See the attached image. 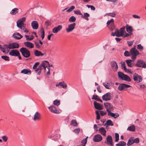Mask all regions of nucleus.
Listing matches in <instances>:
<instances>
[{
  "instance_id": "1",
  "label": "nucleus",
  "mask_w": 146,
  "mask_h": 146,
  "mask_svg": "<svg viewBox=\"0 0 146 146\" xmlns=\"http://www.w3.org/2000/svg\"><path fill=\"white\" fill-rule=\"evenodd\" d=\"M135 46L134 47L132 48L130 50V55L132 56L131 58L134 60L136 58L137 56L140 54L139 51L136 49Z\"/></svg>"
},
{
  "instance_id": "2",
  "label": "nucleus",
  "mask_w": 146,
  "mask_h": 146,
  "mask_svg": "<svg viewBox=\"0 0 146 146\" xmlns=\"http://www.w3.org/2000/svg\"><path fill=\"white\" fill-rule=\"evenodd\" d=\"M124 29V28L123 27V28H121L120 30L117 29H115L114 32H112L111 33V35L113 36H115L117 37L122 36H123Z\"/></svg>"
},
{
  "instance_id": "3",
  "label": "nucleus",
  "mask_w": 146,
  "mask_h": 146,
  "mask_svg": "<svg viewBox=\"0 0 146 146\" xmlns=\"http://www.w3.org/2000/svg\"><path fill=\"white\" fill-rule=\"evenodd\" d=\"M19 50L23 55L25 57L28 58L30 55V51L26 48L22 47Z\"/></svg>"
},
{
  "instance_id": "4",
  "label": "nucleus",
  "mask_w": 146,
  "mask_h": 146,
  "mask_svg": "<svg viewBox=\"0 0 146 146\" xmlns=\"http://www.w3.org/2000/svg\"><path fill=\"white\" fill-rule=\"evenodd\" d=\"M105 108L106 109V111L108 113L111 112V111L113 110V105L111 104L108 102H106L104 104Z\"/></svg>"
},
{
  "instance_id": "5",
  "label": "nucleus",
  "mask_w": 146,
  "mask_h": 146,
  "mask_svg": "<svg viewBox=\"0 0 146 146\" xmlns=\"http://www.w3.org/2000/svg\"><path fill=\"white\" fill-rule=\"evenodd\" d=\"M135 66L137 67L146 68V63L144 61L141 60H139L137 61Z\"/></svg>"
},
{
  "instance_id": "6",
  "label": "nucleus",
  "mask_w": 146,
  "mask_h": 146,
  "mask_svg": "<svg viewBox=\"0 0 146 146\" xmlns=\"http://www.w3.org/2000/svg\"><path fill=\"white\" fill-rule=\"evenodd\" d=\"M131 86L129 85H128L124 83H121L119 84L118 87V89L120 91H122L124 90H126V89Z\"/></svg>"
},
{
  "instance_id": "7",
  "label": "nucleus",
  "mask_w": 146,
  "mask_h": 146,
  "mask_svg": "<svg viewBox=\"0 0 146 146\" xmlns=\"http://www.w3.org/2000/svg\"><path fill=\"white\" fill-rule=\"evenodd\" d=\"M133 79L134 81L140 82L142 81V78L141 76L135 73L133 75Z\"/></svg>"
},
{
  "instance_id": "8",
  "label": "nucleus",
  "mask_w": 146,
  "mask_h": 146,
  "mask_svg": "<svg viewBox=\"0 0 146 146\" xmlns=\"http://www.w3.org/2000/svg\"><path fill=\"white\" fill-rule=\"evenodd\" d=\"M107 26L109 28L110 25L111 26V27L110 28V30L112 31L115 29V27L114 25V20L113 19L108 20L107 23Z\"/></svg>"
},
{
  "instance_id": "9",
  "label": "nucleus",
  "mask_w": 146,
  "mask_h": 146,
  "mask_svg": "<svg viewBox=\"0 0 146 146\" xmlns=\"http://www.w3.org/2000/svg\"><path fill=\"white\" fill-rule=\"evenodd\" d=\"M106 141L105 142L106 145H110L111 146H113V139L111 136L108 135L106 138Z\"/></svg>"
},
{
  "instance_id": "10",
  "label": "nucleus",
  "mask_w": 146,
  "mask_h": 146,
  "mask_svg": "<svg viewBox=\"0 0 146 146\" xmlns=\"http://www.w3.org/2000/svg\"><path fill=\"white\" fill-rule=\"evenodd\" d=\"M34 44L36 48L38 49L41 48L43 44V42L38 39H37L34 41Z\"/></svg>"
},
{
  "instance_id": "11",
  "label": "nucleus",
  "mask_w": 146,
  "mask_h": 146,
  "mask_svg": "<svg viewBox=\"0 0 146 146\" xmlns=\"http://www.w3.org/2000/svg\"><path fill=\"white\" fill-rule=\"evenodd\" d=\"M102 140V137L101 135L99 134L95 135L93 137V141L95 142H100Z\"/></svg>"
},
{
  "instance_id": "12",
  "label": "nucleus",
  "mask_w": 146,
  "mask_h": 146,
  "mask_svg": "<svg viewBox=\"0 0 146 146\" xmlns=\"http://www.w3.org/2000/svg\"><path fill=\"white\" fill-rule=\"evenodd\" d=\"M25 17H23L17 21V26L18 28H19L24 26V22L25 21Z\"/></svg>"
},
{
  "instance_id": "13",
  "label": "nucleus",
  "mask_w": 146,
  "mask_h": 146,
  "mask_svg": "<svg viewBox=\"0 0 146 146\" xmlns=\"http://www.w3.org/2000/svg\"><path fill=\"white\" fill-rule=\"evenodd\" d=\"M111 94L108 92L103 95L102 96V99L104 101H107L110 100L111 99Z\"/></svg>"
},
{
  "instance_id": "14",
  "label": "nucleus",
  "mask_w": 146,
  "mask_h": 146,
  "mask_svg": "<svg viewBox=\"0 0 146 146\" xmlns=\"http://www.w3.org/2000/svg\"><path fill=\"white\" fill-rule=\"evenodd\" d=\"M76 24L75 23L70 24L68 25V27L66 29V31L67 33L72 31L75 28Z\"/></svg>"
},
{
  "instance_id": "15",
  "label": "nucleus",
  "mask_w": 146,
  "mask_h": 146,
  "mask_svg": "<svg viewBox=\"0 0 146 146\" xmlns=\"http://www.w3.org/2000/svg\"><path fill=\"white\" fill-rule=\"evenodd\" d=\"M60 135L56 134V133H54L49 136L48 138L51 139L52 140L56 141L60 137Z\"/></svg>"
},
{
  "instance_id": "16",
  "label": "nucleus",
  "mask_w": 146,
  "mask_h": 146,
  "mask_svg": "<svg viewBox=\"0 0 146 146\" xmlns=\"http://www.w3.org/2000/svg\"><path fill=\"white\" fill-rule=\"evenodd\" d=\"M19 55H20L19 51L17 50L13 49L10 51V55L13 56H17Z\"/></svg>"
},
{
  "instance_id": "17",
  "label": "nucleus",
  "mask_w": 146,
  "mask_h": 146,
  "mask_svg": "<svg viewBox=\"0 0 146 146\" xmlns=\"http://www.w3.org/2000/svg\"><path fill=\"white\" fill-rule=\"evenodd\" d=\"M9 44L8 46L5 45L4 47H2V46L0 44V49L1 51L4 53H7L8 52L9 50L8 48H9Z\"/></svg>"
},
{
  "instance_id": "18",
  "label": "nucleus",
  "mask_w": 146,
  "mask_h": 146,
  "mask_svg": "<svg viewBox=\"0 0 146 146\" xmlns=\"http://www.w3.org/2000/svg\"><path fill=\"white\" fill-rule=\"evenodd\" d=\"M56 86H59L60 88H63L64 89H66L67 88V85L66 83L64 82H60L58 84H56Z\"/></svg>"
},
{
  "instance_id": "19",
  "label": "nucleus",
  "mask_w": 146,
  "mask_h": 146,
  "mask_svg": "<svg viewBox=\"0 0 146 146\" xmlns=\"http://www.w3.org/2000/svg\"><path fill=\"white\" fill-rule=\"evenodd\" d=\"M95 108L96 109L101 110L103 109V105L101 104H100L96 101L94 103Z\"/></svg>"
},
{
  "instance_id": "20",
  "label": "nucleus",
  "mask_w": 146,
  "mask_h": 146,
  "mask_svg": "<svg viewBox=\"0 0 146 146\" xmlns=\"http://www.w3.org/2000/svg\"><path fill=\"white\" fill-rule=\"evenodd\" d=\"M41 118V115L38 112H36L34 115L33 120L34 121L39 120Z\"/></svg>"
},
{
  "instance_id": "21",
  "label": "nucleus",
  "mask_w": 146,
  "mask_h": 146,
  "mask_svg": "<svg viewBox=\"0 0 146 146\" xmlns=\"http://www.w3.org/2000/svg\"><path fill=\"white\" fill-rule=\"evenodd\" d=\"M111 65L112 69L114 71H116L118 69V66L116 62L114 61L111 62Z\"/></svg>"
},
{
  "instance_id": "22",
  "label": "nucleus",
  "mask_w": 146,
  "mask_h": 146,
  "mask_svg": "<svg viewBox=\"0 0 146 146\" xmlns=\"http://www.w3.org/2000/svg\"><path fill=\"white\" fill-rule=\"evenodd\" d=\"M62 28V26L61 25H58L56 27H54L52 30V32L54 33H57Z\"/></svg>"
},
{
  "instance_id": "23",
  "label": "nucleus",
  "mask_w": 146,
  "mask_h": 146,
  "mask_svg": "<svg viewBox=\"0 0 146 146\" xmlns=\"http://www.w3.org/2000/svg\"><path fill=\"white\" fill-rule=\"evenodd\" d=\"M19 46V44L17 42H14L10 44V49L17 48Z\"/></svg>"
},
{
  "instance_id": "24",
  "label": "nucleus",
  "mask_w": 146,
  "mask_h": 146,
  "mask_svg": "<svg viewBox=\"0 0 146 146\" xmlns=\"http://www.w3.org/2000/svg\"><path fill=\"white\" fill-rule=\"evenodd\" d=\"M24 44L25 46L28 48H32L34 47V44L32 42H25Z\"/></svg>"
},
{
  "instance_id": "25",
  "label": "nucleus",
  "mask_w": 146,
  "mask_h": 146,
  "mask_svg": "<svg viewBox=\"0 0 146 146\" xmlns=\"http://www.w3.org/2000/svg\"><path fill=\"white\" fill-rule=\"evenodd\" d=\"M13 36L16 39H20L23 37L19 33L16 32L13 35Z\"/></svg>"
},
{
  "instance_id": "26",
  "label": "nucleus",
  "mask_w": 146,
  "mask_h": 146,
  "mask_svg": "<svg viewBox=\"0 0 146 146\" xmlns=\"http://www.w3.org/2000/svg\"><path fill=\"white\" fill-rule=\"evenodd\" d=\"M31 25L33 28L34 29H37L38 28V24L36 21H33Z\"/></svg>"
},
{
  "instance_id": "27",
  "label": "nucleus",
  "mask_w": 146,
  "mask_h": 146,
  "mask_svg": "<svg viewBox=\"0 0 146 146\" xmlns=\"http://www.w3.org/2000/svg\"><path fill=\"white\" fill-rule=\"evenodd\" d=\"M50 111L52 113H57V111L56 110V107L54 106H51L48 107Z\"/></svg>"
},
{
  "instance_id": "28",
  "label": "nucleus",
  "mask_w": 146,
  "mask_h": 146,
  "mask_svg": "<svg viewBox=\"0 0 146 146\" xmlns=\"http://www.w3.org/2000/svg\"><path fill=\"white\" fill-rule=\"evenodd\" d=\"M21 73L29 75L31 73V71L29 69H25L22 70Z\"/></svg>"
},
{
  "instance_id": "29",
  "label": "nucleus",
  "mask_w": 146,
  "mask_h": 146,
  "mask_svg": "<svg viewBox=\"0 0 146 146\" xmlns=\"http://www.w3.org/2000/svg\"><path fill=\"white\" fill-rule=\"evenodd\" d=\"M34 54L35 55L37 56H42L44 55V54L42 53V52L38 50H34Z\"/></svg>"
},
{
  "instance_id": "30",
  "label": "nucleus",
  "mask_w": 146,
  "mask_h": 146,
  "mask_svg": "<svg viewBox=\"0 0 146 146\" xmlns=\"http://www.w3.org/2000/svg\"><path fill=\"white\" fill-rule=\"evenodd\" d=\"M108 115L111 116V117H113L115 119H116L118 117L119 115L118 113H113L111 112L108 113Z\"/></svg>"
},
{
  "instance_id": "31",
  "label": "nucleus",
  "mask_w": 146,
  "mask_h": 146,
  "mask_svg": "<svg viewBox=\"0 0 146 146\" xmlns=\"http://www.w3.org/2000/svg\"><path fill=\"white\" fill-rule=\"evenodd\" d=\"M99 131L102 135L104 136L106 135V131L104 128L101 127L99 129Z\"/></svg>"
},
{
  "instance_id": "32",
  "label": "nucleus",
  "mask_w": 146,
  "mask_h": 146,
  "mask_svg": "<svg viewBox=\"0 0 146 146\" xmlns=\"http://www.w3.org/2000/svg\"><path fill=\"white\" fill-rule=\"evenodd\" d=\"M84 15H83L82 14V15L81 16V17L83 18L87 21L89 20V18L88 17H90V15L89 14L87 13H85L84 14Z\"/></svg>"
},
{
  "instance_id": "33",
  "label": "nucleus",
  "mask_w": 146,
  "mask_h": 146,
  "mask_svg": "<svg viewBox=\"0 0 146 146\" xmlns=\"http://www.w3.org/2000/svg\"><path fill=\"white\" fill-rule=\"evenodd\" d=\"M134 61L133 60H126V62L128 66L130 67H133V64L132 63V61Z\"/></svg>"
},
{
  "instance_id": "34",
  "label": "nucleus",
  "mask_w": 146,
  "mask_h": 146,
  "mask_svg": "<svg viewBox=\"0 0 146 146\" xmlns=\"http://www.w3.org/2000/svg\"><path fill=\"white\" fill-rule=\"evenodd\" d=\"M40 36L42 38V40H43L45 36V32L44 29L43 28H42L40 30Z\"/></svg>"
},
{
  "instance_id": "35",
  "label": "nucleus",
  "mask_w": 146,
  "mask_h": 146,
  "mask_svg": "<svg viewBox=\"0 0 146 146\" xmlns=\"http://www.w3.org/2000/svg\"><path fill=\"white\" fill-rule=\"evenodd\" d=\"M135 129V127L134 125H132L129 126L127 130L130 131H134Z\"/></svg>"
},
{
  "instance_id": "36",
  "label": "nucleus",
  "mask_w": 146,
  "mask_h": 146,
  "mask_svg": "<svg viewBox=\"0 0 146 146\" xmlns=\"http://www.w3.org/2000/svg\"><path fill=\"white\" fill-rule=\"evenodd\" d=\"M18 12V9L15 8L13 9L11 11L10 13L12 15H14L16 14Z\"/></svg>"
},
{
  "instance_id": "37",
  "label": "nucleus",
  "mask_w": 146,
  "mask_h": 146,
  "mask_svg": "<svg viewBox=\"0 0 146 146\" xmlns=\"http://www.w3.org/2000/svg\"><path fill=\"white\" fill-rule=\"evenodd\" d=\"M106 125L112 126L113 125V122L111 120H108L104 125Z\"/></svg>"
},
{
  "instance_id": "38",
  "label": "nucleus",
  "mask_w": 146,
  "mask_h": 146,
  "mask_svg": "<svg viewBox=\"0 0 146 146\" xmlns=\"http://www.w3.org/2000/svg\"><path fill=\"white\" fill-rule=\"evenodd\" d=\"M123 27L124 28V29L123 31V33L122 36H123V37L124 38L126 37H128L129 36V33H126L125 30V29L126 27H125L124 26L123 27L121 28H123Z\"/></svg>"
},
{
  "instance_id": "39",
  "label": "nucleus",
  "mask_w": 146,
  "mask_h": 146,
  "mask_svg": "<svg viewBox=\"0 0 146 146\" xmlns=\"http://www.w3.org/2000/svg\"><path fill=\"white\" fill-rule=\"evenodd\" d=\"M92 99H94L96 100L99 101L101 102H102V101L100 99L99 97L97 95H94L93 96Z\"/></svg>"
},
{
  "instance_id": "40",
  "label": "nucleus",
  "mask_w": 146,
  "mask_h": 146,
  "mask_svg": "<svg viewBox=\"0 0 146 146\" xmlns=\"http://www.w3.org/2000/svg\"><path fill=\"white\" fill-rule=\"evenodd\" d=\"M122 80H124L127 82H130L131 81V79L129 76L125 74Z\"/></svg>"
},
{
  "instance_id": "41",
  "label": "nucleus",
  "mask_w": 146,
  "mask_h": 146,
  "mask_svg": "<svg viewBox=\"0 0 146 146\" xmlns=\"http://www.w3.org/2000/svg\"><path fill=\"white\" fill-rule=\"evenodd\" d=\"M126 30L128 33L132 32L133 29L131 26H129L128 25H126Z\"/></svg>"
},
{
  "instance_id": "42",
  "label": "nucleus",
  "mask_w": 146,
  "mask_h": 146,
  "mask_svg": "<svg viewBox=\"0 0 146 146\" xmlns=\"http://www.w3.org/2000/svg\"><path fill=\"white\" fill-rule=\"evenodd\" d=\"M25 37L27 40L29 41L33 39L34 38V36L33 35H31L30 36L27 35H25Z\"/></svg>"
},
{
  "instance_id": "43",
  "label": "nucleus",
  "mask_w": 146,
  "mask_h": 146,
  "mask_svg": "<svg viewBox=\"0 0 146 146\" xmlns=\"http://www.w3.org/2000/svg\"><path fill=\"white\" fill-rule=\"evenodd\" d=\"M132 138H133L131 137L129 139L127 144L128 146H129L134 144L133 139H132Z\"/></svg>"
},
{
  "instance_id": "44",
  "label": "nucleus",
  "mask_w": 146,
  "mask_h": 146,
  "mask_svg": "<svg viewBox=\"0 0 146 146\" xmlns=\"http://www.w3.org/2000/svg\"><path fill=\"white\" fill-rule=\"evenodd\" d=\"M126 144V143L123 141H120L118 143L115 145L116 146H125Z\"/></svg>"
},
{
  "instance_id": "45",
  "label": "nucleus",
  "mask_w": 146,
  "mask_h": 146,
  "mask_svg": "<svg viewBox=\"0 0 146 146\" xmlns=\"http://www.w3.org/2000/svg\"><path fill=\"white\" fill-rule=\"evenodd\" d=\"M118 75L119 78L121 79L122 80L125 74L121 72H118Z\"/></svg>"
},
{
  "instance_id": "46",
  "label": "nucleus",
  "mask_w": 146,
  "mask_h": 146,
  "mask_svg": "<svg viewBox=\"0 0 146 146\" xmlns=\"http://www.w3.org/2000/svg\"><path fill=\"white\" fill-rule=\"evenodd\" d=\"M76 20V18L74 16L71 17L69 19V21L70 22H74Z\"/></svg>"
},
{
  "instance_id": "47",
  "label": "nucleus",
  "mask_w": 146,
  "mask_h": 146,
  "mask_svg": "<svg viewBox=\"0 0 146 146\" xmlns=\"http://www.w3.org/2000/svg\"><path fill=\"white\" fill-rule=\"evenodd\" d=\"M71 124L73 125L74 126H77L78 125L76 121L74 119L72 120L71 122Z\"/></svg>"
},
{
  "instance_id": "48",
  "label": "nucleus",
  "mask_w": 146,
  "mask_h": 146,
  "mask_svg": "<svg viewBox=\"0 0 146 146\" xmlns=\"http://www.w3.org/2000/svg\"><path fill=\"white\" fill-rule=\"evenodd\" d=\"M38 68L39 71L37 72V74L39 75L41 74V70L43 69V67L40 64Z\"/></svg>"
},
{
  "instance_id": "49",
  "label": "nucleus",
  "mask_w": 146,
  "mask_h": 146,
  "mask_svg": "<svg viewBox=\"0 0 146 146\" xmlns=\"http://www.w3.org/2000/svg\"><path fill=\"white\" fill-rule=\"evenodd\" d=\"M54 104L56 106H58L60 104V101L57 100H56L53 102Z\"/></svg>"
},
{
  "instance_id": "50",
  "label": "nucleus",
  "mask_w": 146,
  "mask_h": 146,
  "mask_svg": "<svg viewBox=\"0 0 146 146\" xmlns=\"http://www.w3.org/2000/svg\"><path fill=\"white\" fill-rule=\"evenodd\" d=\"M20 29H21L25 33H27L28 32V31L27 29L24 26H22L21 27L19 28Z\"/></svg>"
},
{
  "instance_id": "51",
  "label": "nucleus",
  "mask_w": 146,
  "mask_h": 146,
  "mask_svg": "<svg viewBox=\"0 0 146 146\" xmlns=\"http://www.w3.org/2000/svg\"><path fill=\"white\" fill-rule=\"evenodd\" d=\"M75 8V7L74 6H72L68 9L66 11L68 12H70L72 11Z\"/></svg>"
},
{
  "instance_id": "52",
  "label": "nucleus",
  "mask_w": 146,
  "mask_h": 146,
  "mask_svg": "<svg viewBox=\"0 0 146 146\" xmlns=\"http://www.w3.org/2000/svg\"><path fill=\"white\" fill-rule=\"evenodd\" d=\"M119 139V134L117 133H115V142H117L118 141Z\"/></svg>"
},
{
  "instance_id": "53",
  "label": "nucleus",
  "mask_w": 146,
  "mask_h": 146,
  "mask_svg": "<svg viewBox=\"0 0 146 146\" xmlns=\"http://www.w3.org/2000/svg\"><path fill=\"white\" fill-rule=\"evenodd\" d=\"M74 14L77 15H82V14L81 13L80 11L79 10H74Z\"/></svg>"
},
{
  "instance_id": "54",
  "label": "nucleus",
  "mask_w": 146,
  "mask_h": 146,
  "mask_svg": "<svg viewBox=\"0 0 146 146\" xmlns=\"http://www.w3.org/2000/svg\"><path fill=\"white\" fill-rule=\"evenodd\" d=\"M41 65L44 68V71L45 72L46 70V67H47V66L46 64L45 63V62H42Z\"/></svg>"
},
{
  "instance_id": "55",
  "label": "nucleus",
  "mask_w": 146,
  "mask_h": 146,
  "mask_svg": "<svg viewBox=\"0 0 146 146\" xmlns=\"http://www.w3.org/2000/svg\"><path fill=\"white\" fill-rule=\"evenodd\" d=\"M124 55L125 56H130V52H129L127 51H125L124 52Z\"/></svg>"
},
{
  "instance_id": "56",
  "label": "nucleus",
  "mask_w": 146,
  "mask_h": 146,
  "mask_svg": "<svg viewBox=\"0 0 146 146\" xmlns=\"http://www.w3.org/2000/svg\"><path fill=\"white\" fill-rule=\"evenodd\" d=\"M121 64L123 68L124 69H126V66L125 65V62H124L121 61Z\"/></svg>"
},
{
  "instance_id": "57",
  "label": "nucleus",
  "mask_w": 146,
  "mask_h": 146,
  "mask_svg": "<svg viewBox=\"0 0 146 146\" xmlns=\"http://www.w3.org/2000/svg\"><path fill=\"white\" fill-rule=\"evenodd\" d=\"M1 58L5 60H9V57L7 56H2Z\"/></svg>"
},
{
  "instance_id": "58",
  "label": "nucleus",
  "mask_w": 146,
  "mask_h": 146,
  "mask_svg": "<svg viewBox=\"0 0 146 146\" xmlns=\"http://www.w3.org/2000/svg\"><path fill=\"white\" fill-rule=\"evenodd\" d=\"M134 143H138L139 142V138H137L134 139H133Z\"/></svg>"
},
{
  "instance_id": "59",
  "label": "nucleus",
  "mask_w": 146,
  "mask_h": 146,
  "mask_svg": "<svg viewBox=\"0 0 146 146\" xmlns=\"http://www.w3.org/2000/svg\"><path fill=\"white\" fill-rule=\"evenodd\" d=\"M109 16L114 17H115L116 14L114 13H109L108 14Z\"/></svg>"
},
{
  "instance_id": "60",
  "label": "nucleus",
  "mask_w": 146,
  "mask_h": 146,
  "mask_svg": "<svg viewBox=\"0 0 146 146\" xmlns=\"http://www.w3.org/2000/svg\"><path fill=\"white\" fill-rule=\"evenodd\" d=\"M39 62H36L35 63L33 66V69H36L37 68V67L39 65Z\"/></svg>"
},
{
  "instance_id": "61",
  "label": "nucleus",
  "mask_w": 146,
  "mask_h": 146,
  "mask_svg": "<svg viewBox=\"0 0 146 146\" xmlns=\"http://www.w3.org/2000/svg\"><path fill=\"white\" fill-rule=\"evenodd\" d=\"M45 24L46 27H48L50 25L51 23L49 20H47L45 22Z\"/></svg>"
},
{
  "instance_id": "62",
  "label": "nucleus",
  "mask_w": 146,
  "mask_h": 146,
  "mask_svg": "<svg viewBox=\"0 0 146 146\" xmlns=\"http://www.w3.org/2000/svg\"><path fill=\"white\" fill-rule=\"evenodd\" d=\"M2 139L4 142H6L7 141L8 138L6 136H4L2 137Z\"/></svg>"
},
{
  "instance_id": "63",
  "label": "nucleus",
  "mask_w": 146,
  "mask_h": 146,
  "mask_svg": "<svg viewBox=\"0 0 146 146\" xmlns=\"http://www.w3.org/2000/svg\"><path fill=\"white\" fill-rule=\"evenodd\" d=\"M137 48L138 49H139L140 50H143V47L142 46L141 44H139L137 45Z\"/></svg>"
},
{
  "instance_id": "64",
  "label": "nucleus",
  "mask_w": 146,
  "mask_h": 146,
  "mask_svg": "<svg viewBox=\"0 0 146 146\" xmlns=\"http://www.w3.org/2000/svg\"><path fill=\"white\" fill-rule=\"evenodd\" d=\"M100 111V114L102 116H104V115H105L106 113V112H105L103 111Z\"/></svg>"
}]
</instances>
